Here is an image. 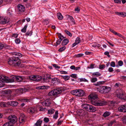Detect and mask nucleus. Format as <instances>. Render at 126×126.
<instances>
[{
	"mask_svg": "<svg viewBox=\"0 0 126 126\" xmlns=\"http://www.w3.org/2000/svg\"><path fill=\"white\" fill-rule=\"evenodd\" d=\"M89 99L92 100V104L93 105L96 106H101L105 105L107 104V102L105 101L95 100H94L97 98L96 95L91 94L88 96Z\"/></svg>",
	"mask_w": 126,
	"mask_h": 126,
	"instance_id": "f257e3e1",
	"label": "nucleus"
},
{
	"mask_svg": "<svg viewBox=\"0 0 126 126\" xmlns=\"http://www.w3.org/2000/svg\"><path fill=\"white\" fill-rule=\"evenodd\" d=\"M71 93L73 95L79 97L82 96L85 94L84 91L80 89L73 90L71 91Z\"/></svg>",
	"mask_w": 126,
	"mask_h": 126,
	"instance_id": "f03ea898",
	"label": "nucleus"
},
{
	"mask_svg": "<svg viewBox=\"0 0 126 126\" xmlns=\"http://www.w3.org/2000/svg\"><path fill=\"white\" fill-rule=\"evenodd\" d=\"M62 90L61 88L55 89L49 92L48 93V95L50 96H59V94L62 93Z\"/></svg>",
	"mask_w": 126,
	"mask_h": 126,
	"instance_id": "7ed1b4c3",
	"label": "nucleus"
},
{
	"mask_svg": "<svg viewBox=\"0 0 126 126\" xmlns=\"http://www.w3.org/2000/svg\"><path fill=\"white\" fill-rule=\"evenodd\" d=\"M98 90L102 93H108L110 90V87L106 86H101L97 88Z\"/></svg>",
	"mask_w": 126,
	"mask_h": 126,
	"instance_id": "20e7f679",
	"label": "nucleus"
},
{
	"mask_svg": "<svg viewBox=\"0 0 126 126\" xmlns=\"http://www.w3.org/2000/svg\"><path fill=\"white\" fill-rule=\"evenodd\" d=\"M117 97L121 99L126 100V94L123 90H120L117 92Z\"/></svg>",
	"mask_w": 126,
	"mask_h": 126,
	"instance_id": "39448f33",
	"label": "nucleus"
},
{
	"mask_svg": "<svg viewBox=\"0 0 126 126\" xmlns=\"http://www.w3.org/2000/svg\"><path fill=\"white\" fill-rule=\"evenodd\" d=\"M9 123H10L12 125L16 123L17 120L16 116L14 115H11L9 116L8 118Z\"/></svg>",
	"mask_w": 126,
	"mask_h": 126,
	"instance_id": "423d86ee",
	"label": "nucleus"
},
{
	"mask_svg": "<svg viewBox=\"0 0 126 126\" xmlns=\"http://www.w3.org/2000/svg\"><path fill=\"white\" fill-rule=\"evenodd\" d=\"M8 78L6 76L3 75H1L0 76V80L3 82H6V83L9 82H12L13 80H9Z\"/></svg>",
	"mask_w": 126,
	"mask_h": 126,
	"instance_id": "0eeeda50",
	"label": "nucleus"
},
{
	"mask_svg": "<svg viewBox=\"0 0 126 126\" xmlns=\"http://www.w3.org/2000/svg\"><path fill=\"white\" fill-rule=\"evenodd\" d=\"M14 65L15 66H18L20 64V60L18 57H14Z\"/></svg>",
	"mask_w": 126,
	"mask_h": 126,
	"instance_id": "6e6552de",
	"label": "nucleus"
},
{
	"mask_svg": "<svg viewBox=\"0 0 126 126\" xmlns=\"http://www.w3.org/2000/svg\"><path fill=\"white\" fill-rule=\"evenodd\" d=\"M118 110L121 112H126V104L122 105L119 106L118 108Z\"/></svg>",
	"mask_w": 126,
	"mask_h": 126,
	"instance_id": "1a4fd4ad",
	"label": "nucleus"
},
{
	"mask_svg": "<svg viewBox=\"0 0 126 126\" xmlns=\"http://www.w3.org/2000/svg\"><path fill=\"white\" fill-rule=\"evenodd\" d=\"M91 107V105L86 104H83L82 105V108L85 109L86 110L89 111L90 110Z\"/></svg>",
	"mask_w": 126,
	"mask_h": 126,
	"instance_id": "9d476101",
	"label": "nucleus"
},
{
	"mask_svg": "<svg viewBox=\"0 0 126 126\" xmlns=\"http://www.w3.org/2000/svg\"><path fill=\"white\" fill-rule=\"evenodd\" d=\"M25 120V117L24 114H21L19 118V120L20 123H22L24 122Z\"/></svg>",
	"mask_w": 126,
	"mask_h": 126,
	"instance_id": "9b49d317",
	"label": "nucleus"
},
{
	"mask_svg": "<svg viewBox=\"0 0 126 126\" xmlns=\"http://www.w3.org/2000/svg\"><path fill=\"white\" fill-rule=\"evenodd\" d=\"M18 11L20 12H24L25 10V8L23 5L20 4H18L17 6Z\"/></svg>",
	"mask_w": 126,
	"mask_h": 126,
	"instance_id": "f8f14e48",
	"label": "nucleus"
},
{
	"mask_svg": "<svg viewBox=\"0 0 126 126\" xmlns=\"http://www.w3.org/2000/svg\"><path fill=\"white\" fill-rule=\"evenodd\" d=\"M51 80V83L55 85L59 83L60 82L59 79L56 78H52Z\"/></svg>",
	"mask_w": 126,
	"mask_h": 126,
	"instance_id": "ddd939ff",
	"label": "nucleus"
},
{
	"mask_svg": "<svg viewBox=\"0 0 126 126\" xmlns=\"http://www.w3.org/2000/svg\"><path fill=\"white\" fill-rule=\"evenodd\" d=\"M51 104L50 102L48 99H47L45 101L42 102V104L43 105L47 107L49 106Z\"/></svg>",
	"mask_w": 126,
	"mask_h": 126,
	"instance_id": "4468645a",
	"label": "nucleus"
},
{
	"mask_svg": "<svg viewBox=\"0 0 126 126\" xmlns=\"http://www.w3.org/2000/svg\"><path fill=\"white\" fill-rule=\"evenodd\" d=\"M8 21L5 18L3 17H0V23L5 24L8 22Z\"/></svg>",
	"mask_w": 126,
	"mask_h": 126,
	"instance_id": "2eb2a0df",
	"label": "nucleus"
},
{
	"mask_svg": "<svg viewBox=\"0 0 126 126\" xmlns=\"http://www.w3.org/2000/svg\"><path fill=\"white\" fill-rule=\"evenodd\" d=\"M35 110L36 109L34 107H30L28 109L27 111L29 113H32L34 112Z\"/></svg>",
	"mask_w": 126,
	"mask_h": 126,
	"instance_id": "dca6fc26",
	"label": "nucleus"
},
{
	"mask_svg": "<svg viewBox=\"0 0 126 126\" xmlns=\"http://www.w3.org/2000/svg\"><path fill=\"white\" fill-rule=\"evenodd\" d=\"M109 30L112 33L114 34L115 35H117L119 36V37H121L122 36V35L121 34L118 33L117 32H116L114 31L112 29H111V28H110L109 29Z\"/></svg>",
	"mask_w": 126,
	"mask_h": 126,
	"instance_id": "f3484780",
	"label": "nucleus"
},
{
	"mask_svg": "<svg viewBox=\"0 0 126 126\" xmlns=\"http://www.w3.org/2000/svg\"><path fill=\"white\" fill-rule=\"evenodd\" d=\"M115 14L119 16H121L122 17H124L126 16V13L123 12H116Z\"/></svg>",
	"mask_w": 126,
	"mask_h": 126,
	"instance_id": "a211bd4d",
	"label": "nucleus"
},
{
	"mask_svg": "<svg viewBox=\"0 0 126 126\" xmlns=\"http://www.w3.org/2000/svg\"><path fill=\"white\" fill-rule=\"evenodd\" d=\"M12 55H15L16 56H18L20 57H21L22 56V54L21 53L16 52H13L11 53Z\"/></svg>",
	"mask_w": 126,
	"mask_h": 126,
	"instance_id": "6ab92c4d",
	"label": "nucleus"
},
{
	"mask_svg": "<svg viewBox=\"0 0 126 126\" xmlns=\"http://www.w3.org/2000/svg\"><path fill=\"white\" fill-rule=\"evenodd\" d=\"M69 42V40L67 39H64L62 41V45L63 46L66 45Z\"/></svg>",
	"mask_w": 126,
	"mask_h": 126,
	"instance_id": "aec40b11",
	"label": "nucleus"
},
{
	"mask_svg": "<svg viewBox=\"0 0 126 126\" xmlns=\"http://www.w3.org/2000/svg\"><path fill=\"white\" fill-rule=\"evenodd\" d=\"M42 121L39 119L37 121L36 123L34 125V126H41Z\"/></svg>",
	"mask_w": 126,
	"mask_h": 126,
	"instance_id": "412c9836",
	"label": "nucleus"
},
{
	"mask_svg": "<svg viewBox=\"0 0 126 126\" xmlns=\"http://www.w3.org/2000/svg\"><path fill=\"white\" fill-rule=\"evenodd\" d=\"M14 57L10 58L8 61V63L10 65H14Z\"/></svg>",
	"mask_w": 126,
	"mask_h": 126,
	"instance_id": "4be33fe9",
	"label": "nucleus"
},
{
	"mask_svg": "<svg viewBox=\"0 0 126 126\" xmlns=\"http://www.w3.org/2000/svg\"><path fill=\"white\" fill-rule=\"evenodd\" d=\"M10 104L11 106H17L18 104V103L17 102L12 101L10 102Z\"/></svg>",
	"mask_w": 126,
	"mask_h": 126,
	"instance_id": "5701e85b",
	"label": "nucleus"
},
{
	"mask_svg": "<svg viewBox=\"0 0 126 126\" xmlns=\"http://www.w3.org/2000/svg\"><path fill=\"white\" fill-rule=\"evenodd\" d=\"M16 80L18 82H20L23 80V78L21 76H17L15 77Z\"/></svg>",
	"mask_w": 126,
	"mask_h": 126,
	"instance_id": "b1692460",
	"label": "nucleus"
},
{
	"mask_svg": "<svg viewBox=\"0 0 126 126\" xmlns=\"http://www.w3.org/2000/svg\"><path fill=\"white\" fill-rule=\"evenodd\" d=\"M57 16L58 19L60 20H62L63 18V16L60 13H58Z\"/></svg>",
	"mask_w": 126,
	"mask_h": 126,
	"instance_id": "393cba45",
	"label": "nucleus"
},
{
	"mask_svg": "<svg viewBox=\"0 0 126 126\" xmlns=\"http://www.w3.org/2000/svg\"><path fill=\"white\" fill-rule=\"evenodd\" d=\"M111 114V113L110 112L106 111L103 114V116L105 117H106L110 115Z\"/></svg>",
	"mask_w": 126,
	"mask_h": 126,
	"instance_id": "a878e982",
	"label": "nucleus"
},
{
	"mask_svg": "<svg viewBox=\"0 0 126 126\" xmlns=\"http://www.w3.org/2000/svg\"><path fill=\"white\" fill-rule=\"evenodd\" d=\"M56 34L58 36V37L59 38V39H60V41H61L64 38V37L62 35L61 33H57Z\"/></svg>",
	"mask_w": 126,
	"mask_h": 126,
	"instance_id": "bb28decb",
	"label": "nucleus"
},
{
	"mask_svg": "<svg viewBox=\"0 0 126 126\" xmlns=\"http://www.w3.org/2000/svg\"><path fill=\"white\" fill-rule=\"evenodd\" d=\"M55 110L54 109H51L48 110V113L49 114H53Z\"/></svg>",
	"mask_w": 126,
	"mask_h": 126,
	"instance_id": "cd10ccee",
	"label": "nucleus"
},
{
	"mask_svg": "<svg viewBox=\"0 0 126 126\" xmlns=\"http://www.w3.org/2000/svg\"><path fill=\"white\" fill-rule=\"evenodd\" d=\"M36 76L32 75L29 77V79L33 81H36Z\"/></svg>",
	"mask_w": 126,
	"mask_h": 126,
	"instance_id": "c85d7f7f",
	"label": "nucleus"
},
{
	"mask_svg": "<svg viewBox=\"0 0 126 126\" xmlns=\"http://www.w3.org/2000/svg\"><path fill=\"white\" fill-rule=\"evenodd\" d=\"M96 110V108L94 107L91 105V107L90 111L93 112L95 111Z\"/></svg>",
	"mask_w": 126,
	"mask_h": 126,
	"instance_id": "c756f323",
	"label": "nucleus"
},
{
	"mask_svg": "<svg viewBox=\"0 0 126 126\" xmlns=\"http://www.w3.org/2000/svg\"><path fill=\"white\" fill-rule=\"evenodd\" d=\"M58 111L57 110L56 111L55 113V114L53 116V118L55 119H56L58 117Z\"/></svg>",
	"mask_w": 126,
	"mask_h": 126,
	"instance_id": "7c9ffc66",
	"label": "nucleus"
},
{
	"mask_svg": "<svg viewBox=\"0 0 126 126\" xmlns=\"http://www.w3.org/2000/svg\"><path fill=\"white\" fill-rule=\"evenodd\" d=\"M42 77L38 75H36V81H38L41 80L42 78Z\"/></svg>",
	"mask_w": 126,
	"mask_h": 126,
	"instance_id": "2f4dec72",
	"label": "nucleus"
},
{
	"mask_svg": "<svg viewBox=\"0 0 126 126\" xmlns=\"http://www.w3.org/2000/svg\"><path fill=\"white\" fill-rule=\"evenodd\" d=\"M101 75V74H100L99 72H96L94 73L93 74V76H96V77H98L100 76Z\"/></svg>",
	"mask_w": 126,
	"mask_h": 126,
	"instance_id": "473e14b6",
	"label": "nucleus"
},
{
	"mask_svg": "<svg viewBox=\"0 0 126 126\" xmlns=\"http://www.w3.org/2000/svg\"><path fill=\"white\" fill-rule=\"evenodd\" d=\"M61 77L65 80H69L70 78V77L69 76H62Z\"/></svg>",
	"mask_w": 126,
	"mask_h": 126,
	"instance_id": "72a5a7b5",
	"label": "nucleus"
},
{
	"mask_svg": "<svg viewBox=\"0 0 126 126\" xmlns=\"http://www.w3.org/2000/svg\"><path fill=\"white\" fill-rule=\"evenodd\" d=\"M61 41L60 39H58L56 43H55L54 44V46L57 47L58 45H59L60 44Z\"/></svg>",
	"mask_w": 126,
	"mask_h": 126,
	"instance_id": "f704fd0d",
	"label": "nucleus"
},
{
	"mask_svg": "<svg viewBox=\"0 0 126 126\" xmlns=\"http://www.w3.org/2000/svg\"><path fill=\"white\" fill-rule=\"evenodd\" d=\"M27 27V25H25L24 27L23 28V29H22L21 30V31L22 32H23L25 33L26 32V28Z\"/></svg>",
	"mask_w": 126,
	"mask_h": 126,
	"instance_id": "c9c22d12",
	"label": "nucleus"
},
{
	"mask_svg": "<svg viewBox=\"0 0 126 126\" xmlns=\"http://www.w3.org/2000/svg\"><path fill=\"white\" fill-rule=\"evenodd\" d=\"M46 88V86H39L38 87H36V89H45Z\"/></svg>",
	"mask_w": 126,
	"mask_h": 126,
	"instance_id": "e433bc0d",
	"label": "nucleus"
},
{
	"mask_svg": "<svg viewBox=\"0 0 126 126\" xmlns=\"http://www.w3.org/2000/svg\"><path fill=\"white\" fill-rule=\"evenodd\" d=\"M64 32L66 33V34L68 35L70 37H71L72 36V33L70 32L67 30H65L64 31Z\"/></svg>",
	"mask_w": 126,
	"mask_h": 126,
	"instance_id": "4c0bfd02",
	"label": "nucleus"
},
{
	"mask_svg": "<svg viewBox=\"0 0 126 126\" xmlns=\"http://www.w3.org/2000/svg\"><path fill=\"white\" fill-rule=\"evenodd\" d=\"M80 39L79 37H78L76 39L75 42L78 44L80 43Z\"/></svg>",
	"mask_w": 126,
	"mask_h": 126,
	"instance_id": "58836bf2",
	"label": "nucleus"
},
{
	"mask_svg": "<svg viewBox=\"0 0 126 126\" xmlns=\"http://www.w3.org/2000/svg\"><path fill=\"white\" fill-rule=\"evenodd\" d=\"M66 48V47L65 46H63L62 47L60 48L58 50V51L59 52H62Z\"/></svg>",
	"mask_w": 126,
	"mask_h": 126,
	"instance_id": "ea45409f",
	"label": "nucleus"
},
{
	"mask_svg": "<svg viewBox=\"0 0 126 126\" xmlns=\"http://www.w3.org/2000/svg\"><path fill=\"white\" fill-rule=\"evenodd\" d=\"M0 106L1 107H4L6 106V104L3 102L0 103Z\"/></svg>",
	"mask_w": 126,
	"mask_h": 126,
	"instance_id": "a19ab883",
	"label": "nucleus"
},
{
	"mask_svg": "<svg viewBox=\"0 0 126 126\" xmlns=\"http://www.w3.org/2000/svg\"><path fill=\"white\" fill-rule=\"evenodd\" d=\"M4 92L6 94H8L11 93V91L9 89L6 90L4 91Z\"/></svg>",
	"mask_w": 126,
	"mask_h": 126,
	"instance_id": "79ce46f5",
	"label": "nucleus"
},
{
	"mask_svg": "<svg viewBox=\"0 0 126 126\" xmlns=\"http://www.w3.org/2000/svg\"><path fill=\"white\" fill-rule=\"evenodd\" d=\"M13 125H12L10 123H9V122L6 123L3 125V126H13Z\"/></svg>",
	"mask_w": 126,
	"mask_h": 126,
	"instance_id": "37998d69",
	"label": "nucleus"
},
{
	"mask_svg": "<svg viewBox=\"0 0 126 126\" xmlns=\"http://www.w3.org/2000/svg\"><path fill=\"white\" fill-rule=\"evenodd\" d=\"M32 33V32L30 31H28L25 34V35L27 36H31Z\"/></svg>",
	"mask_w": 126,
	"mask_h": 126,
	"instance_id": "c03bdc74",
	"label": "nucleus"
},
{
	"mask_svg": "<svg viewBox=\"0 0 126 126\" xmlns=\"http://www.w3.org/2000/svg\"><path fill=\"white\" fill-rule=\"evenodd\" d=\"M84 55L83 54H79L75 55V56L77 58L83 56Z\"/></svg>",
	"mask_w": 126,
	"mask_h": 126,
	"instance_id": "a18cd8bd",
	"label": "nucleus"
},
{
	"mask_svg": "<svg viewBox=\"0 0 126 126\" xmlns=\"http://www.w3.org/2000/svg\"><path fill=\"white\" fill-rule=\"evenodd\" d=\"M15 41L16 44H18L20 43L21 41L19 39L17 38L15 40Z\"/></svg>",
	"mask_w": 126,
	"mask_h": 126,
	"instance_id": "49530a36",
	"label": "nucleus"
},
{
	"mask_svg": "<svg viewBox=\"0 0 126 126\" xmlns=\"http://www.w3.org/2000/svg\"><path fill=\"white\" fill-rule=\"evenodd\" d=\"M105 67V65H100L99 66V68L101 70H103L104 68Z\"/></svg>",
	"mask_w": 126,
	"mask_h": 126,
	"instance_id": "de8ad7c7",
	"label": "nucleus"
},
{
	"mask_svg": "<svg viewBox=\"0 0 126 126\" xmlns=\"http://www.w3.org/2000/svg\"><path fill=\"white\" fill-rule=\"evenodd\" d=\"M97 79L96 78H92L91 80V81L92 82H94L95 81H97Z\"/></svg>",
	"mask_w": 126,
	"mask_h": 126,
	"instance_id": "09e8293b",
	"label": "nucleus"
},
{
	"mask_svg": "<svg viewBox=\"0 0 126 126\" xmlns=\"http://www.w3.org/2000/svg\"><path fill=\"white\" fill-rule=\"evenodd\" d=\"M49 120L48 118L47 117H45L44 119V121L46 123H48Z\"/></svg>",
	"mask_w": 126,
	"mask_h": 126,
	"instance_id": "8fccbe9b",
	"label": "nucleus"
},
{
	"mask_svg": "<svg viewBox=\"0 0 126 126\" xmlns=\"http://www.w3.org/2000/svg\"><path fill=\"white\" fill-rule=\"evenodd\" d=\"M109 52L108 51H106L104 53V54L107 56L109 58H110V56L109 55Z\"/></svg>",
	"mask_w": 126,
	"mask_h": 126,
	"instance_id": "3c124183",
	"label": "nucleus"
},
{
	"mask_svg": "<svg viewBox=\"0 0 126 126\" xmlns=\"http://www.w3.org/2000/svg\"><path fill=\"white\" fill-rule=\"evenodd\" d=\"M30 99L25 98L23 99L22 100V101L24 102H28L30 101Z\"/></svg>",
	"mask_w": 126,
	"mask_h": 126,
	"instance_id": "603ef678",
	"label": "nucleus"
},
{
	"mask_svg": "<svg viewBox=\"0 0 126 126\" xmlns=\"http://www.w3.org/2000/svg\"><path fill=\"white\" fill-rule=\"evenodd\" d=\"M110 66L112 67H114L115 66V62L114 61L111 62L110 64Z\"/></svg>",
	"mask_w": 126,
	"mask_h": 126,
	"instance_id": "864d4df0",
	"label": "nucleus"
},
{
	"mask_svg": "<svg viewBox=\"0 0 126 126\" xmlns=\"http://www.w3.org/2000/svg\"><path fill=\"white\" fill-rule=\"evenodd\" d=\"M114 2L116 3H121V0H113Z\"/></svg>",
	"mask_w": 126,
	"mask_h": 126,
	"instance_id": "5fc2aeb1",
	"label": "nucleus"
},
{
	"mask_svg": "<svg viewBox=\"0 0 126 126\" xmlns=\"http://www.w3.org/2000/svg\"><path fill=\"white\" fill-rule=\"evenodd\" d=\"M51 79V77L50 76H49L48 77H47L46 79L45 78H44L43 79V80L45 82H47V80H48V79Z\"/></svg>",
	"mask_w": 126,
	"mask_h": 126,
	"instance_id": "6e6d98bb",
	"label": "nucleus"
},
{
	"mask_svg": "<svg viewBox=\"0 0 126 126\" xmlns=\"http://www.w3.org/2000/svg\"><path fill=\"white\" fill-rule=\"evenodd\" d=\"M63 122V120H60V118L58 120L57 122L58 125H59L61 124V123Z\"/></svg>",
	"mask_w": 126,
	"mask_h": 126,
	"instance_id": "4d7b16f0",
	"label": "nucleus"
},
{
	"mask_svg": "<svg viewBox=\"0 0 126 126\" xmlns=\"http://www.w3.org/2000/svg\"><path fill=\"white\" fill-rule=\"evenodd\" d=\"M18 36V34L16 33H14L12 34L11 36L12 37H14L15 38H16Z\"/></svg>",
	"mask_w": 126,
	"mask_h": 126,
	"instance_id": "13d9d810",
	"label": "nucleus"
},
{
	"mask_svg": "<svg viewBox=\"0 0 126 126\" xmlns=\"http://www.w3.org/2000/svg\"><path fill=\"white\" fill-rule=\"evenodd\" d=\"M4 84L3 82H2V81L0 80V87H3Z\"/></svg>",
	"mask_w": 126,
	"mask_h": 126,
	"instance_id": "bf43d9fd",
	"label": "nucleus"
},
{
	"mask_svg": "<svg viewBox=\"0 0 126 126\" xmlns=\"http://www.w3.org/2000/svg\"><path fill=\"white\" fill-rule=\"evenodd\" d=\"M4 44L0 43V50L4 48Z\"/></svg>",
	"mask_w": 126,
	"mask_h": 126,
	"instance_id": "052dcab7",
	"label": "nucleus"
},
{
	"mask_svg": "<svg viewBox=\"0 0 126 126\" xmlns=\"http://www.w3.org/2000/svg\"><path fill=\"white\" fill-rule=\"evenodd\" d=\"M118 65L120 66H122L123 64V62L121 60L119 61L118 62Z\"/></svg>",
	"mask_w": 126,
	"mask_h": 126,
	"instance_id": "680f3d73",
	"label": "nucleus"
},
{
	"mask_svg": "<svg viewBox=\"0 0 126 126\" xmlns=\"http://www.w3.org/2000/svg\"><path fill=\"white\" fill-rule=\"evenodd\" d=\"M70 76L71 77L75 79H76L77 78L76 74H72L70 75Z\"/></svg>",
	"mask_w": 126,
	"mask_h": 126,
	"instance_id": "e2e57ef3",
	"label": "nucleus"
},
{
	"mask_svg": "<svg viewBox=\"0 0 126 126\" xmlns=\"http://www.w3.org/2000/svg\"><path fill=\"white\" fill-rule=\"evenodd\" d=\"M120 85V83H117L115 84L114 86L115 87L117 88L119 87Z\"/></svg>",
	"mask_w": 126,
	"mask_h": 126,
	"instance_id": "0e129e2a",
	"label": "nucleus"
},
{
	"mask_svg": "<svg viewBox=\"0 0 126 126\" xmlns=\"http://www.w3.org/2000/svg\"><path fill=\"white\" fill-rule=\"evenodd\" d=\"M113 71V69L112 67H110L109 68L108 71L110 72H112Z\"/></svg>",
	"mask_w": 126,
	"mask_h": 126,
	"instance_id": "69168bd1",
	"label": "nucleus"
},
{
	"mask_svg": "<svg viewBox=\"0 0 126 126\" xmlns=\"http://www.w3.org/2000/svg\"><path fill=\"white\" fill-rule=\"evenodd\" d=\"M10 46H8V45H5L4 44V48L6 49H9L10 48Z\"/></svg>",
	"mask_w": 126,
	"mask_h": 126,
	"instance_id": "338daca9",
	"label": "nucleus"
},
{
	"mask_svg": "<svg viewBox=\"0 0 126 126\" xmlns=\"http://www.w3.org/2000/svg\"><path fill=\"white\" fill-rule=\"evenodd\" d=\"M123 121L124 123L126 125V116H125L123 120Z\"/></svg>",
	"mask_w": 126,
	"mask_h": 126,
	"instance_id": "774afa93",
	"label": "nucleus"
}]
</instances>
